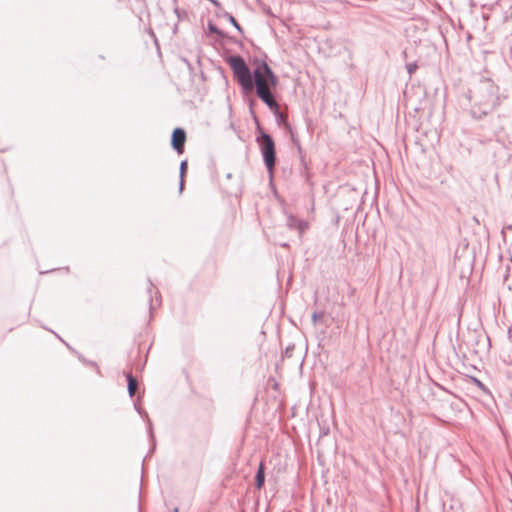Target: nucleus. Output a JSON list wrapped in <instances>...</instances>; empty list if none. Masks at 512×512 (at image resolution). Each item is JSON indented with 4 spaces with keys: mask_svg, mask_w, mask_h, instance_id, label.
I'll return each mask as SVG.
<instances>
[{
    "mask_svg": "<svg viewBox=\"0 0 512 512\" xmlns=\"http://www.w3.org/2000/svg\"><path fill=\"white\" fill-rule=\"evenodd\" d=\"M221 17H223L226 20H228L229 23H231L240 34H243L242 27L239 25V23L237 22V20L234 18V16L232 14H230L229 12L224 11L221 14Z\"/></svg>",
    "mask_w": 512,
    "mask_h": 512,
    "instance_id": "0eeeda50",
    "label": "nucleus"
},
{
    "mask_svg": "<svg viewBox=\"0 0 512 512\" xmlns=\"http://www.w3.org/2000/svg\"><path fill=\"white\" fill-rule=\"evenodd\" d=\"M149 33H150L151 36H153L155 38V34H154V32L151 29H150Z\"/></svg>",
    "mask_w": 512,
    "mask_h": 512,
    "instance_id": "4be33fe9",
    "label": "nucleus"
},
{
    "mask_svg": "<svg viewBox=\"0 0 512 512\" xmlns=\"http://www.w3.org/2000/svg\"><path fill=\"white\" fill-rule=\"evenodd\" d=\"M187 166H188L187 160H182L180 163V168H179V177L180 178H184V176L187 172Z\"/></svg>",
    "mask_w": 512,
    "mask_h": 512,
    "instance_id": "f8f14e48",
    "label": "nucleus"
},
{
    "mask_svg": "<svg viewBox=\"0 0 512 512\" xmlns=\"http://www.w3.org/2000/svg\"><path fill=\"white\" fill-rule=\"evenodd\" d=\"M184 189V178H180L179 191L182 192Z\"/></svg>",
    "mask_w": 512,
    "mask_h": 512,
    "instance_id": "a211bd4d",
    "label": "nucleus"
},
{
    "mask_svg": "<svg viewBox=\"0 0 512 512\" xmlns=\"http://www.w3.org/2000/svg\"><path fill=\"white\" fill-rule=\"evenodd\" d=\"M293 349H294V346H291V347H290V346H288V347H286L285 354H286L287 356H290V352H291Z\"/></svg>",
    "mask_w": 512,
    "mask_h": 512,
    "instance_id": "6ab92c4d",
    "label": "nucleus"
},
{
    "mask_svg": "<svg viewBox=\"0 0 512 512\" xmlns=\"http://www.w3.org/2000/svg\"><path fill=\"white\" fill-rule=\"evenodd\" d=\"M265 483V470L264 465L261 462L255 475V486L257 489H261Z\"/></svg>",
    "mask_w": 512,
    "mask_h": 512,
    "instance_id": "423d86ee",
    "label": "nucleus"
},
{
    "mask_svg": "<svg viewBox=\"0 0 512 512\" xmlns=\"http://www.w3.org/2000/svg\"><path fill=\"white\" fill-rule=\"evenodd\" d=\"M125 375H126L127 382H128V393H129V396L132 398L136 393V390L138 387V382H137L136 378L132 375L131 372H127V373H125Z\"/></svg>",
    "mask_w": 512,
    "mask_h": 512,
    "instance_id": "39448f33",
    "label": "nucleus"
},
{
    "mask_svg": "<svg viewBox=\"0 0 512 512\" xmlns=\"http://www.w3.org/2000/svg\"><path fill=\"white\" fill-rule=\"evenodd\" d=\"M149 283H150V287L148 288V291H149V293H151V290L153 288V283H151V281H149Z\"/></svg>",
    "mask_w": 512,
    "mask_h": 512,
    "instance_id": "aec40b11",
    "label": "nucleus"
},
{
    "mask_svg": "<svg viewBox=\"0 0 512 512\" xmlns=\"http://www.w3.org/2000/svg\"><path fill=\"white\" fill-rule=\"evenodd\" d=\"M297 222H298V218L297 217H295L293 215L288 216V218H287V226L290 229H296L297 228Z\"/></svg>",
    "mask_w": 512,
    "mask_h": 512,
    "instance_id": "9d476101",
    "label": "nucleus"
},
{
    "mask_svg": "<svg viewBox=\"0 0 512 512\" xmlns=\"http://www.w3.org/2000/svg\"><path fill=\"white\" fill-rule=\"evenodd\" d=\"M186 132L183 128H175L171 136V146L178 153L182 154L185 149Z\"/></svg>",
    "mask_w": 512,
    "mask_h": 512,
    "instance_id": "20e7f679",
    "label": "nucleus"
},
{
    "mask_svg": "<svg viewBox=\"0 0 512 512\" xmlns=\"http://www.w3.org/2000/svg\"><path fill=\"white\" fill-rule=\"evenodd\" d=\"M273 114L275 115L278 124H287V117L281 112L280 107H278V111L273 112Z\"/></svg>",
    "mask_w": 512,
    "mask_h": 512,
    "instance_id": "6e6552de",
    "label": "nucleus"
},
{
    "mask_svg": "<svg viewBox=\"0 0 512 512\" xmlns=\"http://www.w3.org/2000/svg\"><path fill=\"white\" fill-rule=\"evenodd\" d=\"M466 96L473 102L471 115L475 119H482L500 105L499 87L490 78H481Z\"/></svg>",
    "mask_w": 512,
    "mask_h": 512,
    "instance_id": "f03ea898",
    "label": "nucleus"
},
{
    "mask_svg": "<svg viewBox=\"0 0 512 512\" xmlns=\"http://www.w3.org/2000/svg\"><path fill=\"white\" fill-rule=\"evenodd\" d=\"M417 68H418V65L416 62H411V63L406 64V69L410 76H412V74L417 70Z\"/></svg>",
    "mask_w": 512,
    "mask_h": 512,
    "instance_id": "ddd939ff",
    "label": "nucleus"
},
{
    "mask_svg": "<svg viewBox=\"0 0 512 512\" xmlns=\"http://www.w3.org/2000/svg\"><path fill=\"white\" fill-rule=\"evenodd\" d=\"M208 30L211 32V33H215L217 34L218 36L220 37H224L225 34L223 31H221L215 24H213L212 22H208Z\"/></svg>",
    "mask_w": 512,
    "mask_h": 512,
    "instance_id": "1a4fd4ad",
    "label": "nucleus"
},
{
    "mask_svg": "<svg viewBox=\"0 0 512 512\" xmlns=\"http://www.w3.org/2000/svg\"><path fill=\"white\" fill-rule=\"evenodd\" d=\"M149 302H150V308H152V305H153V304H152V298H151V297H150V299H149Z\"/></svg>",
    "mask_w": 512,
    "mask_h": 512,
    "instance_id": "5701e85b",
    "label": "nucleus"
},
{
    "mask_svg": "<svg viewBox=\"0 0 512 512\" xmlns=\"http://www.w3.org/2000/svg\"><path fill=\"white\" fill-rule=\"evenodd\" d=\"M473 380H474L475 384L477 385V387H479L483 391H487L486 386L480 380H478L477 378H473Z\"/></svg>",
    "mask_w": 512,
    "mask_h": 512,
    "instance_id": "dca6fc26",
    "label": "nucleus"
},
{
    "mask_svg": "<svg viewBox=\"0 0 512 512\" xmlns=\"http://www.w3.org/2000/svg\"><path fill=\"white\" fill-rule=\"evenodd\" d=\"M308 228V223L304 220L298 219L296 230L299 231L300 234L304 233Z\"/></svg>",
    "mask_w": 512,
    "mask_h": 512,
    "instance_id": "9b49d317",
    "label": "nucleus"
},
{
    "mask_svg": "<svg viewBox=\"0 0 512 512\" xmlns=\"http://www.w3.org/2000/svg\"><path fill=\"white\" fill-rule=\"evenodd\" d=\"M149 431H150V434L152 435V423L149 421Z\"/></svg>",
    "mask_w": 512,
    "mask_h": 512,
    "instance_id": "412c9836",
    "label": "nucleus"
},
{
    "mask_svg": "<svg viewBox=\"0 0 512 512\" xmlns=\"http://www.w3.org/2000/svg\"><path fill=\"white\" fill-rule=\"evenodd\" d=\"M226 62L245 93L252 92L255 89L256 95L272 112L278 111L279 104L272 93V88H275L278 84V78L265 61H261L253 73L240 55H231L226 59Z\"/></svg>",
    "mask_w": 512,
    "mask_h": 512,
    "instance_id": "f257e3e1",
    "label": "nucleus"
},
{
    "mask_svg": "<svg viewBox=\"0 0 512 512\" xmlns=\"http://www.w3.org/2000/svg\"><path fill=\"white\" fill-rule=\"evenodd\" d=\"M258 129L259 135L257 136L256 140L260 146L264 164L267 170L272 173L276 163L275 143L273 138L268 133L262 131L259 126Z\"/></svg>",
    "mask_w": 512,
    "mask_h": 512,
    "instance_id": "7ed1b4c3",
    "label": "nucleus"
},
{
    "mask_svg": "<svg viewBox=\"0 0 512 512\" xmlns=\"http://www.w3.org/2000/svg\"><path fill=\"white\" fill-rule=\"evenodd\" d=\"M208 1L211 2L216 8H218V9L221 8V3L218 0H208Z\"/></svg>",
    "mask_w": 512,
    "mask_h": 512,
    "instance_id": "f3484780",
    "label": "nucleus"
},
{
    "mask_svg": "<svg viewBox=\"0 0 512 512\" xmlns=\"http://www.w3.org/2000/svg\"><path fill=\"white\" fill-rule=\"evenodd\" d=\"M323 315H324L323 312H318V311L313 312V314H312L313 324L316 325L317 322L323 317Z\"/></svg>",
    "mask_w": 512,
    "mask_h": 512,
    "instance_id": "4468645a",
    "label": "nucleus"
},
{
    "mask_svg": "<svg viewBox=\"0 0 512 512\" xmlns=\"http://www.w3.org/2000/svg\"><path fill=\"white\" fill-rule=\"evenodd\" d=\"M174 13L176 14V16L178 17V19H181L183 16H186L187 13L185 10H182L178 7H175L174 8Z\"/></svg>",
    "mask_w": 512,
    "mask_h": 512,
    "instance_id": "2eb2a0df",
    "label": "nucleus"
}]
</instances>
